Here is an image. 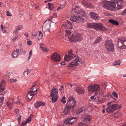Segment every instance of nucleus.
Listing matches in <instances>:
<instances>
[{"label": "nucleus", "instance_id": "45", "mask_svg": "<svg viewBox=\"0 0 126 126\" xmlns=\"http://www.w3.org/2000/svg\"><path fill=\"white\" fill-rule=\"evenodd\" d=\"M53 16H51L49 18V19H48L45 22H46L47 20H48V21H51L53 23H54L55 22H54L53 21H52V20H53Z\"/></svg>", "mask_w": 126, "mask_h": 126}, {"label": "nucleus", "instance_id": "27", "mask_svg": "<svg viewBox=\"0 0 126 126\" xmlns=\"http://www.w3.org/2000/svg\"><path fill=\"white\" fill-rule=\"evenodd\" d=\"M6 103L8 107L10 108V109H11L13 106V102H11L9 100Z\"/></svg>", "mask_w": 126, "mask_h": 126}, {"label": "nucleus", "instance_id": "22", "mask_svg": "<svg viewBox=\"0 0 126 126\" xmlns=\"http://www.w3.org/2000/svg\"><path fill=\"white\" fill-rule=\"evenodd\" d=\"M101 24L100 23H94L93 28L96 31L99 30L100 27H101Z\"/></svg>", "mask_w": 126, "mask_h": 126}, {"label": "nucleus", "instance_id": "26", "mask_svg": "<svg viewBox=\"0 0 126 126\" xmlns=\"http://www.w3.org/2000/svg\"><path fill=\"white\" fill-rule=\"evenodd\" d=\"M115 110L120 109L122 107V105H118L116 104H113Z\"/></svg>", "mask_w": 126, "mask_h": 126}, {"label": "nucleus", "instance_id": "32", "mask_svg": "<svg viewBox=\"0 0 126 126\" xmlns=\"http://www.w3.org/2000/svg\"><path fill=\"white\" fill-rule=\"evenodd\" d=\"M107 28L106 27H105L103 26L102 24H101V27H100V29L99 30H100L102 31H105L106 30Z\"/></svg>", "mask_w": 126, "mask_h": 126}, {"label": "nucleus", "instance_id": "47", "mask_svg": "<svg viewBox=\"0 0 126 126\" xmlns=\"http://www.w3.org/2000/svg\"><path fill=\"white\" fill-rule=\"evenodd\" d=\"M10 80L11 83H14L17 81V80L16 79H10Z\"/></svg>", "mask_w": 126, "mask_h": 126}, {"label": "nucleus", "instance_id": "38", "mask_svg": "<svg viewBox=\"0 0 126 126\" xmlns=\"http://www.w3.org/2000/svg\"><path fill=\"white\" fill-rule=\"evenodd\" d=\"M87 123H89L91 121V117L89 115H87Z\"/></svg>", "mask_w": 126, "mask_h": 126}, {"label": "nucleus", "instance_id": "36", "mask_svg": "<svg viewBox=\"0 0 126 126\" xmlns=\"http://www.w3.org/2000/svg\"><path fill=\"white\" fill-rule=\"evenodd\" d=\"M36 94V93H33L32 92V90L28 92V95H29L31 96L32 97L34 96L35 94Z\"/></svg>", "mask_w": 126, "mask_h": 126}, {"label": "nucleus", "instance_id": "7", "mask_svg": "<svg viewBox=\"0 0 126 126\" xmlns=\"http://www.w3.org/2000/svg\"><path fill=\"white\" fill-rule=\"evenodd\" d=\"M79 6H76L72 10V13H74L75 14L79 15L82 16H84L86 15V13L83 10L79 8Z\"/></svg>", "mask_w": 126, "mask_h": 126}, {"label": "nucleus", "instance_id": "24", "mask_svg": "<svg viewBox=\"0 0 126 126\" xmlns=\"http://www.w3.org/2000/svg\"><path fill=\"white\" fill-rule=\"evenodd\" d=\"M104 98H101L100 99H97L96 100V102L97 104H100L104 103Z\"/></svg>", "mask_w": 126, "mask_h": 126}, {"label": "nucleus", "instance_id": "58", "mask_svg": "<svg viewBox=\"0 0 126 126\" xmlns=\"http://www.w3.org/2000/svg\"><path fill=\"white\" fill-rule=\"evenodd\" d=\"M7 15L8 16H12V14L8 11H7Z\"/></svg>", "mask_w": 126, "mask_h": 126}, {"label": "nucleus", "instance_id": "34", "mask_svg": "<svg viewBox=\"0 0 126 126\" xmlns=\"http://www.w3.org/2000/svg\"><path fill=\"white\" fill-rule=\"evenodd\" d=\"M45 22L44 23L42 28V29L43 30H44L45 31H49V30L48 28H47V26H44V25L45 23Z\"/></svg>", "mask_w": 126, "mask_h": 126}, {"label": "nucleus", "instance_id": "11", "mask_svg": "<svg viewBox=\"0 0 126 126\" xmlns=\"http://www.w3.org/2000/svg\"><path fill=\"white\" fill-rule=\"evenodd\" d=\"M70 19L72 21L76 22H82L83 21V19L79 16H71Z\"/></svg>", "mask_w": 126, "mask_h": 126}, {"label": "nucleus", "instance_id": "44", "mask_svg": "<svg viewBox=\"0 0 126 126\" xmlns=\"http://www.w3.org/2000/svg\"><path fill=\"white\" fill-rule=\"evenodd\" d=\"M82 112H84L83 109H81L77 111V114H79Z\"/></svg>", "mask_w": 126, "mask_h": 126}, {"label": "nucleus", "instance_id": "5", "mask_svg": "<svg viewBox=\"0 0 126 126\" xmlns=\"http://www.w3.org/2000/svg\"><path fill=\"white\" fill-rule=\"evenodd\" d=\"M105 46L107 51L113 52L114 51V47L112 42L109 40H107L105 42Z\"/></svg>", "mask_w": 126, "mask_h": 126}, {"label": "nucleus", "instance_id": "17", "mask_svg": "<svg viewBox=\"0 0 126 126\" xmlns=\"http://www.w3.org/2000/svg\"><path fill=\"white\" fill-rule=\"evenodd\" d=\"M115 110L113 105H111L109 106L106 109V111L108 113H112Z\"/></svg>", "mask_w": 126, "mask_h": 126}, {"label": "nucleus", "instance_id": "19", "mask_svg": "<svg viewBox=\"0 0 126 126\" xmlns=\"http://www.w3.org/2000/svg\"><path fill=\"white\" fill-rule=\"evenodd\" d=\"M71 108L68 105H66V108L63 111V114L66 115H69L70 113V110Z\"/></svg>", "mask_w": 126, "mask_h": 126}, {"label": "nucleus", "instance_id": "49", "mask_svg": "<svg viewBox=\"0 0 126 126\" xmlns=\"http://www.w3.org/2000/svg\"><path fill=\"white\" fill-rule=\"evenodd\" d=\"M41 49L44 52H47L48 51V50L46 47H43Z\"/></svg>", "mask_w": 126, "mask_h": 126}, {"label": "nucleus", "instance_id": "40", "mask_svg": "<svg viewBox=\"0 0 126 126\" xmlns=\"http://www.w3.org/2000/svg\"><path fill=\"white\" fill-rule=\"evenodd\" d=\"M67 24L66 26H67V25L68 24L69 25V28H70V29H72V24L71 22L69 21H68L67 22Z\"/></svg>", "mask_w": 126, "mask_h": 126}, {"label": "nucleus", "instance_id": "50", "mask_svg": "<svg viewBox=\"0 0 126 126\" xmlns=\"http://www.w3.org/2000/svg\"><path fill=\"white\" fill-rule=\"evenodd\" d=\"M121 15H126V9L125 10L121 13Z\"/></svg>", "mask_w": 126, "mask_h": 126}, {"label": "nucleus", "instance_id": "30", "mask_svg": "<svg viewBox=\"0 0 126 126\" xmlns=\"http://www.w3.org/2000/svg\"><path fill=\"white\" fill-rule=\"evenodd\" d=\"M120 62L119 60H117L114 62L113 63V65L114 66L117 65H120Z\"/></svg>", "mask_w": 126, "mask_h": 126}, {"label": "nucleus", "instance_id": "29", "mask_svg": "<svg viewBox=\"0 0 126 126\" xmlns=\"http://www.w3.org/2000/svg\"><path fill=\"white\" fill-rule=\"evenodd\" d=\"M49 9L50 10H53L54 8V5L51 3H48V4Z\"/></svg>", "mask_w": 126, "mask_h": 126}, {"label": "nucleus", "instance_id": "3", "mask_svg": "<svg viewBox=\"0 0 126 126\" xmlns=\"http://www.w3.org/2000/svg\"><path fill=\"white\" fill-rule=\"evenodd\" d=\"M4 81H2L0 85V95H1L2 96L0 97V108L2 106L4 100V97L3 96L5 93L4 92Z\"/></svg>", "mask_w": 126, "mask_h": 126}, {"label": "nucleus", "instance_id": "21", "mask_svg": "<svg viewBox=\"0 0 126 126\" xmlns=\"http://www.w3.org/2000/svg\"><path fill=\"white\" fill-rule=\"evenodd\" d=\"M19 52V50L18 49H16V50H15L13 51L12 54H11V56L14 58H16L18 57Z\"/></svg>", "mask_w": 126, "mask_h": 126}, {"label": "nucleus", "instance_id": "46", "mask_svg": "<svg viewBox=\"0 0 126 126\" xmlns=\"http://www.w3.org/2000/svg\"><path fill=\"white\" fill-rule=\"evenodd\" d=\"M87 0H83L82 1V3L83 5L84 6H86V1Z\"/></svg>", "mask_w": 126, "mask_h": 126}, {"label": "nucleus", "instance_id": "23", "mask_svg": "<svg viewBox=\"0 0 126 126\" xmlns=\"http://www.w3.org/2000/svg\"><path fill=\"white\" fill-rule=\"evenodd\" d=\"M109 22L110 23L112 24L113 25H115L118 26L119 25V22L118 21L113 19H109Z\"/></svg>", "mask_w": 126, "mask_h": 126}, {"label": "nucleus", "instance_id": "42", "mask_svg": "<svg viewBox=\"0 0 126 126\" xmlns=\"http://www.w3.org/2000/svg\"><path fill=\"white\" fill-rule=\"evenodd\" d=\"M120 113L119 112H117L114 114V116L115 118H117L119 116Z\"/></svg>", "mask_w": 126, "mask_h": 126}, {"label": "nucleus", "instance_id": "31", "mask_svg": "<svg viewBox=\"0 0 126 126\" xmlns=\"http://www.w3.org/2000/svg\"><path fill=\"white\" fill-rule=\"evenodd\" d=\"M102 39L100 37H98L95 40V41L93 43L94 44H95L97 43H99L101 40Z\"/></svg>", "mask_w": 126, "mask_h": 126}, {"label": "nucleus", "instance_id": "1", "mask_svg": "<svg viewBox=\"0 0 126 126\" xmlns=\"http://www.w3.org/2000/svg\"><path fill=\"white\" fill-rule=\"evenodd\" d=\"M116 0L110 1L104 0L102 2L101 5L106 9L111 11H114V9L116 8Z\"/></svg>", "mask_w": 126, "mask_h": 126}, {"label": "nucleus", "instance_id": "28", "mask_svg": "<svg viewBox=\"0 0 126 126\" xmlns=\"http://www.w3.org/2000/svg\"><path fill=\"white\" fill-rule=\"evenodd\" d=\"M53 16V20H52V21L55 22V23H56L57 20V15L56 13H54L53 15V16Z\"/></svg>", "mask_w": 126, "mask_h": 126}, {"label": "nucleus", "instance_id": "4", "mask_svg": "<svg viewBox=\"0 0 126 126\" xmlns=\"http://www.w3.org/2000/svg\"><path fill=\"white\" fill-rule=\"evenodd\" d=\"M70 40L72 42H76L79 41H80L82 40V36L79 33H77L75 36L72 34V36L68 37Z\"/></svg>", "mask_w": 126, "mask_h": 126}, {"label": "nucleus", "instance_id": "43", "mask_svg": "<svg viewBox=\"0 0 126 126\" xmlns=\"http://www.w3.org/2000/svg\"><path fill=\"white\" fill-rule=\"evenodd\" d=\"M112 95L114 97L117 98L118 97V94L115 92L112 93Z\"/></svg>", "mask_w": 126, "mask_h": 126}, {"label": "nucleus", "instance_id": "56", "mask_svg": "<svg viewBox=\"0 0 126 126\" xmlns=\"http://www.w3.org/2000/svg\"><path fill=\"white\" fill-rule=\"evenodd\" d=\"M64 6H61L59 7H58V8L57 10H59L63 8H64Z\"/></svg>", "mask_w": 126, "mask_h": 126}, {"label": "nucleus", "instance_id": "20", "mask_svg": "<svg viewBox=\"0 0 126 126\" xmlns=\"http://www.w3.org/2000/svg\"><path fill=\"white\" fill-rule=\"evenodd\" d=\"M45 105V103L44 102L39 101L36 102L34 104L35 108L38 109L39 107L42 106H44Z\"/></svg>", "mask_w": 126, "mask_h": 126}, {"label": "nucleus", "instance_id": "48", "mask_svg": "<svg viewBox=\"0 0 126 126\" xmlns=\"http://www.w3.org/2000/svg\"><path fill=\"white\" fill-rule=\"evenodd\" d=\"M33 117V116L32 115H31L29 117L28 119L27 120L26 122L27 123H29L31 121L30 117Z\"/></svg>", "mask_w": 126, "mask_h": 126}, {"label": "nucleus", "instance_id": "63", "mask_svg": "<svg viewBox=\"0 0 126 126\" xmlns=\"http://www.w3.org/2000/svg\"><path fill=\"white\" fill-rule=\"evenodd\" d=\"M19 31V30H18V29H17L16 30H15L14 31V33H16V34L17 33H18V32Z\"/></svg>", "mask_w": 126, "mask_h": 126}, {"label": "nucleus", "instance_id": "15", "mask_svg": "<svg viewBox=\"0 0 126 126\" xmlns=\"http://www.w3.org/2000/svg\"><path fill=\"white\" fill-rule=\"evenodd\" d=\"M73 119L77 120L78 118L76 117H69L66 119L64 121V123L66 124L72 125L74 121H71Z\"/></svg>", "mask_w": 126, "mask_h": 126}, {"label": "nucleus", "instance_id": "52", "mask_svg": "<svg viewBox=\"0 0 126 126\" xmlns=\"http://www.w3.org/2000/svg\"><path fill=\"white\" fill-rule=\"evenodd\" d=\"M91 99L93 100V101H95L96 99L95 97L94 96V95H93L92 96L90 97Z\"/></svg>", "mask_w": 126, "mask_h": 126}, {"label": "nucleus", "instance_id": "51", "mask_svg": "<svg viewBox=\"0 0 126 126\" xmlns=\"http://www.w3.org/2000/svg\"><path fill=\"white\" fill-rule=\"evenodd\" d=\"M78 125L79 126H85V124L81 122L79 123L78 124Z\"/></svg>", "mask_w": 126, "mask_h": 126}, {"label": "nucleus", "instance_id": "54", "mask_svg": "<svg viewBox=\"0 0 126 126\" xmlns=\"http://www.w3.org/2000/svg\"><path fill=\"white\" fill-rule=\"evenodd\" d=\"M27 123L26 121H24L21 124V125L22 126H25L26 124Z\"/></svg>", "mask_w": 126, "mask_h": 126}, {"label": "nucleus", "instance_id": "62", "mask_svg": "<svg viewBox=\"0 0 126 126\" xmlns=\"http://www.w3.org/2000/svg\"><path fill=\"white\" fill-rule=\"evenodd\" d=\"M61 89H60V90L61 91H63L64 89V87L63 85H62L61 86Z\"/></svg>", "mask_w": 126, "mask_h": 126}, {"label": "nucleus", "instance_id": "57", "mask_svg": "<svg viewBox=\"0 0 126 126\" xmlns=\"http://www.w3.org/2000/svg\"><path fill=\"white\" fill-rule=\"evenodd\" d=\"M37 32L35 33L33 32L32 33V35L34 36H36L37 34Z\"/></svg>", "mask_w": 126, "mask_h": 126}, {"label": "nucleus", "instance_id": "41", "mask_svg": "<svg viewBox=\"0 0 126 126\" xmlns=\"http://www.w3.org/2000/svg\"><path fill=\"white\" fill-rule=\"evenodd\" d=\"M65 99L66 97H65L63 96L62 97L61 99V101L63 104H64L66 102V100H65Z\"/></svg>", "mask_w": 126, "mask_h": 126}, {"label": "nucleus", "instance_id": "18", "mask_svg": "<svg viewBox=\"0 0 126 126\" xmlns=\"http://www.w3.org/2000/svg\"><path fill=\"white\" fill-rule=\"evenodd\" d=\"M79 58L75 59L70 63L69 65V66L71 67L75 66L79 64Z\"/></svg>", "mask_w": 126, "mask_h": 126}, {"label": "nucleus", "instance_id": "14", "mask_svg": "<svg viewBox=\"0 0 126 126\" xmlns=\"http://www.w3.org/2000/svg\"><path fill=\"white\" fill-rule=\"evenodd\" d=\"M51 57L52 59L55 62L59 61L61 59L60 55L55 53L52 54Z\"/></svg>", "mask_w": 126, "mask_h": 126}, {"label": "nucleus", "instance_id": "25", "mask_svg": "<svg viewBox=\"0 0 126 126\" xmlns=\"http://www.w3.org/2000/svg\"><path fill=\"white\" fill-rule=\"evenodd\" d=\"M76 91L79 94H83L84 93V92L80 88L78 87L76 88Z\"/></svg>", "mask_w": 126, "mask_h": 126}, {"label": "nucleus", "instance_id": "64", "mask_svg": "<svg viewBox=\"0 0 126 126\" xmlns=\"http://www.w3.org/2000/svg\"><path fill=\"white\" fill-rule=\"evenodd\" d=\"M2 31L3 32V33H6V31L5 29H2Z\"/></svg>", "mask_w": 126, "mask_h": 126}, {"label": "nucleus", "instance_id": "16", "mask_svg": "<svg viewBox=\"0 0 126 126\" xmlns=\"http://www.w3.org/2000/svg\"><path fill=\"white\" fill-rule=\"evenodd\" d=\"M89 15L90 17L95 20H97L99 18V16L95 13L90 12Z\"/></svg>", "mask_w": 126, "mask_h": 126}, {"label": "nucleus", "instance_id": "59", "mask_svg": "<svg viewBox=\"0 0 126 126\" xmlns=\"http://www.w3.org/2000/svg\"><path fill=\"white\" fill-rule=\"evenodd\" d=\"M32 50H31L29 54V59H30V57H31L32 55Z\"/></svg>", "mask_w": 126, "mask_h": 126}, {"label": "nucleus", "instance_id": "53", "mask_svg": "<svg viewBox=\"0 0 126 126\" xmlns=\"http://www.w3.org/2000/svg\"><path fill=\"white\" fill-rule=\"evenodd\" d=\"M22 28V26L21 25L17 27V29L19 30H21Z\"/></svg>", "mask_w": 126, "mask_h": 126}, {"label": "nucleus", "instance_id": "35", "mask_svg": "<svg viewBox=\"0 0 126 126\" xmlns=\"http://www.w3.org/2000/svg\"><path fill=\"white\" fill-rule=\"evenodd\" d=\"M35 86V84L33 85V84L32 87L31 88V90H32V92L33 93H36V91L37 90L36 89H34L33 88Z\"/></svg>", "mask_w": 126, "mask_h": 126}, {"label": "nucleus", "instance_id": "61", "mask_svg": "<svg viewBox=\"0 0 126 126\" xmlns=\"http://www.w3.org/2000/svg\"><path fill=\"white\" fill-rule=\"evenodd\" d=\"M40 47L41 49H42V48H43L44 47H43V46H44V44L43 43H41V44H40Z\"/></svg>", "mask_w": 126, "mask_h": 126}, {"label": "nucleus", "instance_id": "2", "mask_svg": "<svg viewBox=\"0 0 126 126\" xmlns=\"http://www.w3.org/2000/svg\"><path fill=\"white\" fill-rule=\"evenodd\" d=\"M116 0L110 1L104 0L102 2L101 5L106 9L111 11H114V9L116 8Z\"/></svg>", "mask_w": 126, "mask_h": 126}, {"label": "nucleus", "instance_id": "39", "mask_svg": "<svg viewBox=\"0 0 126 126\" xmlns=\"http://www.w3.org/2000/svg\"><path fill=\"white\" fill-rule=\"evenodd\" d=\"M71 33V32L68 30H66L65 31V35L66 36L69 35Z\"/></svg>", "mask_w": 126, "mask_h": 126}, {"label": "nucleus", "instance_id": "8", "mask_svg": "<svg viewBox=\"0 0 126 126\" xmlns=\"http://www.w3.org/2000/svg\"><path fill=\"white\" fill-rule=\"evenodd\" d=\"M79 6H76L72 10V13H74L75 14L79 15L82 16H84L86 15V13L83 10L79 8Z\"/></svg>", "mask_w": 126, "mask_h": 126}, {"label": "nucleus", "instance_id": "10", "mask_svg": "<svg viewBox=\"0 0 126 126\" xmlns=\"http://www.w3.org/2000/svg\"><path fill=\"white\" fill-rule=\"evenodd\" d=\"M88 88L89 92H94L99 91L100 90V87L99 85L95 84L94 85H91L88 86Z\"/></svg>", "mask_w": 126, "mask_h": 126}, {"label": "nucleus", "instance_id": "9", "mask_svg": "<svg viewBox=\"0 0 126 126\" xmlns=\"http://www.w3.org/2000/svg\"><path fill=\"white\" fill-rule=\"evenodd\" d=\"M76 104V101L73 96H71L68 98L66 105H68L69 107L72 109L74 108Z\"/></svg>", "mask_w": 126, "mask_h": 126}, {"label": "nucleus", "instance_id": "33", "mask_svg": "<svg viewBox=\"0 0 126 126\" xmlns=\"http://www.w3.org/2000/svg\"><path fill=\"white\" fill-rule=\"evenodd\" d=\"M37 34H38L39 37L37 38L38 39H41L43 36V34L41 31L38 32H37Z\"/></svg>", "mask_w": 126, "mask_h": 126}, {"label": "nucleus", "instance_id": "13", "mask_svg": "<svg viewBox=\"0 0 126 126\" xmlns=\"http://www.w3.org/2000/svg\"><path fill=\"white\" fill-rule=\"evenodd\" d=\"M117 3V7H116L114 11H115L119 10L120 9H122L123 7L122 4L123 3V0H116Z\"/></svg>", "mask_w": 126, "mask_h": 126}, {"label": "nucleus", "instance_id": "6", "mask_svg": "<svg viewBox=\"0 0 126 126\" xmlns=\"http://www.w3.org/2000/svg\"><path fill=\"white\" fill-rule=\"evenodd\" d=\"M58 90L56 89H53L50 93L51 97L52 102L55 103L58 100Z\"/></svg>", "mask_w": 126, "mask_h": 126}, {"label": "nucleus", "instance_id": "60", "mask_svg": "<svg viewBox=\"0 0 126 126\" xmlns=\"http://www.w3.org/2000/svg\"><path fill=\"white\" fill-rule=\"evenodd\" d=\"M24 74L25 75H27L28 74V72L27 71H25L24 72Z\"/></svg>", "mask_w": 126, "mask_h": 126}, {"label": "nucleus", "instance_id": "55", "mask_svg": "<svg viewBox=\"0 0 126 126\" xmlns=\"http://www.w3.org/2000/svg\"><path fill=\"white\" fill-rule=\"evenodd\" d=\"M27 44L28 45L31 46V45L32 44V42L31 41H28Z\"/></svg>", "mask_w": 126, "mask_h": 126}, {"label": "nucleus", "instance_id": "37", "mask_svg": "<svg viewBox=\"0 0 126 126\" xmlns=\"http://www.w3.org/2000/svg\"><path fill=\"white\" fill-rule=\"evenodd\" d=\"M94 23H87V27L89 28H93Z\"/></svg>", "mask_w": 126, "mask_h": 126}, {"label": "nucleus", "instance_id": "12", "mask_svg": "<svg viewBox=\"0 0 126 126\" xmlns=\"http://www.w3.org/2000/svg\"><path fill=\"white\" fill-rule=\"evenodd\" d=\"M69 55H65L64 57V59L65 61L68 62L71 60L75 57L76 55L74 54H71L72 51H70L68 52Z\"/></svg>", "mask_w": 126, "mask_h": 126}]
</instances>
